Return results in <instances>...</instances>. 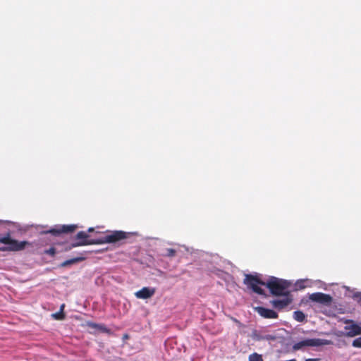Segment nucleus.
I'll use <instances>...</instances> for the list:
<instances>
[{
    "label": "nucleus",
    "mask_w": 361,
    "mask_h": 361,
    "mask_svg": "<svg viewBox=\"0 0 361 361\" xmlns=\"http://www.w3.org/2000/svg\"><path fill=\"white\" fill-rule=\"evenodd\" d=\"M243 283L247 288L260 295H266L264 290L259 287V286H265L269 288L271 294L276 296L288 295V288L290 286V281L275 276H270L265 282L262 279V275L257 273L245 274Z\"/></svg>",
    "instance_id": "f257e3e1"
},
{
    "label": "nucleus",
    "mask_w": 361,
    "mask_h": 361,
    "mask_svg": "<svg viewBox=\"0 0 361 361\" xmlns=\"http://www.w3.org/2000/svg\"><path fill=\"white\" fill-rule=\"evenodd\" d=\"M132 233L122 231H114L97 238L89 239V235L85 231H79L75 239L79 241L72 243L71 247L88 245H101L104 243H116L127 238Z\"/></svg>",
    "instance_id": "f03ea898"
},
{
    "label": "nucleus",
    "mask_w": 361,
    "mask_h": 361,
    "mask_svg": "<svg viewBox=\"0 0 361 361\" xmlns=\"http://www.w3.org/2000/svg\"><path fill=\"white\" fill-rule=\"evenodd\" d=\"M0 243L5 245V246L0 247L1 251H20L25 249L29 242L23 240L18 241L11 238L10 232L6 233L4 236L0 235Z\"/></svg>",
    "instance_id": "7ed1b4c3"
},
{
    "label": "nucleus",
    "mask_w": 361,
    "mask_h": 361,
    "mask_svg": "<svg viewBox=\"0 0 361 361\" xmlns=\"http://www.w3.org/2000/svg\"><path fill=\"white\" fill-rule=\"evenodd\" d=\"M331 341L322 338H307L303 341L295 343L293 345L294 350H298L302 349L303 347L311 346L318 347L322 345H327L331 344Z\"/></svg>",
    "instance_id": "20e7f679"
},
{
    "label": "nucleus",
    "mask_w": 361,
    "mask_h": 361,
    "mask_svg": "<svg viewBox=\"0 0 361 361\" xmlns=\"http://www.w3.org/2000/svg\"><path fill=\"white\" fill-rule=\"evenodd\" d=\"M344 323L346 324L344 326L345 333L344 335L347 337H354L361 335V326L352 319H346Z\"/></svg>",
    "instance_id": "39448f33"
},
{
    "label": "nucleus",
    "mask_w": 361,
    "mask_h": 361,
    "mask_svg": "<svg viewBox=\"0 0 361 361\" xmlns=\"http://www.w3.org/2000/svg\"><path fill=\"white\" fill-rule=\"evenodd\" d=\"M76 225H62L58 226L55 228H51L48 231H40L41 233H51L55 236L59 235L61 233H69L74 231L76 228Z\"/></svg>",
    "instance_id": "423d86ee"
},
{
    "label": "nucleus",
    "mask_w": 361,
    "mask_h": 361,
    "mask_svg": "<svg viewBox=\"0 0 361 361\" xmlns=\"http://www.w3.org/2000/svg\"><path fill=\"white\" fill-rule=\"evenodd\" d=\"M309 299L313 302L325 305H329L332 302V298L329 295L319 292L310 294Z\"/></svg>",
    "instance_id": "0eeeda50"
},
{
    "label": "nucleus",
    "mask_w": 361,
    "mask_h": 361,
    "mask_svg": "<svg viewBox=\"0 0 361 361\" xmlns=\"http://www.w3.org/2000/svg\"><path fill=\"white\" fill-rule=\"evenodd\" d=\"M222 268L223 267H214V268H208V271L214 274L219 278L224 280L226 283H229L232 280L233 277L230 274L224 271Z\"/></svg>",
    "instance_id": "6e6552de"
},
{
    "label": "nucleus",
    "mask_w": 361,
    "mask_h": 361,
    "mask_svg": "<svg viewBox=\"0 0 361 361\" xmlns=\"http://www.w3.org/2000/svg\"><path fill=\"white\" fill-rule=\"evenodd\" d=\"M222 268L223 267H214V268H208V271L214 274L219 278L224 280L226 283H229L232 280L233 277L230 274L224 271Z\"/></svg>",
    "instance_id": "1a4fd4ad"
},
{
    "label": "nucleus",
    "mask_w": 361,
    "mask_h": 361,
    "mask_svg": "<svg viewBox=\"0 0 361 361\" xmlns=\"http://www.w3.org/2000/svg\"><path fill=\"white\" fill-rule=\"evenodd\" d=\"M255 311L262 317L268 319H276L278 317V314L273 310L268 309L264 307H257L255 308Z\"/></svg>",
    "instance_id": "9d476101"
},
{
    "label": "nucleus",
    "mask_w": 361,
    "mask_h": 361,
    "mask_svg": "<svg viewBox=\"0 0 361 361\" xmlns=\"http://www.w3.org/2000/svg\"><path fill=\"white\" fill-rule=\"evenodd\" d=\"M155 293V288L151 287H143L135 292V295L139 299H148Z\"/></svg>",
    "instance_id": "9b49d317"
},
{
    "label": "nucleus",
    "mask_w": 361,
    "mask_h": 361,
    "mask_svg": "<svg viewBox=\"0 0 361 361\" xmlns=\"http://www.w3.org/2000/svg\"><path fill=\"white\" fill-rule=\"evenodd\" d=\"M205 260L209 264L207 269L214 268V267H223L221 264L224 262L218 255H207Z\"/></svg>",
    "instance_id": "f8f14e48"
},
{
    "label": "nucleus",
    "mask_w": 361,
    "mask_h": 361,
    "mask_svg": "<svg viewBox=\"0 0 361 361\" xmlns=\"http://www.w3.org/2000/svg\"><path fill=\"white\" fill-rule=\"evenodd\" d=\"M290 300L288 298H284L282 300H274L272 305L275 308L282 309L289 305Z\"/></svg>",
    "instance_id": "ddd939ff"
},
{
    "label": "nucleus",
    "mask_w": 361,
    "mask_h": 361,
    "mask_svg": "<svg viewBox=\"0 0 361 361\" xmlns=\"http://www.w3.org/2000/svg\"><path fill=\"white\" fill-rule=\"evenodd\" d=\"M177 251L173 248L162 249L160 255L162 257H173L176 254Z\"/></svg>",
    "instance_id": "4468645a"
},
{
    "label": "nucleus",
    "mask_w": 361,
    "mask_h": 361,
    "mask_svg": "<svg viewBox=\"0 0 361 361\" xmlns=\"http://www.w3.org/2000/svg\"><path fill=\"white\" fill-rule=\"evenodd\" d=\"M305 314L300 310H297L293 312V319L299 322H302L305 320Z\"/></svg>",
    "instance_id": "2eb2a0df"
},
{
    "label": "nucleus",
    "mask_w": 361,
    "mask_h": 361,
    "mask_svg": "<svg viewBox=\"0 0 361 361\" xmlns=\"http://www.w3.org/2000/svg\"><path fill=\"white\" fill-rule=\"evenodd\" d=\"M85 258L83 257H75V258H72V259H68V260H66L64 261L62 264H61V266L62 267H67V266H69L71 264H75V263H77V262H81Z\"/></svg>",
    "instance_id": "dca6fc26"
},
{
    "label": "nucleus",
    "mask_w": 361,
    "mask_h": 361,
    "mask_svg": "<svg viewBox=\"0 0 361 361\" xmlns=\"http://www.w3.org/2000/svg\"><path fill=\"white\" fill-rule=\"evenodd\" d=\"M308 280H299L296 282L295 286L297 288L302 289L308 286Z\"/></svg>",
    "instance_id": "f3484780"
},
{
    "label": "nucleus",
    "mask_w": 361,
    "mask_h": 361,
    "mask_svg": "<svg viewBox=\"0 0 361 361\" xmlns=\"http://www.w3.org/2000/svg\"><path fill=\"white\" fill-rule=\"evenodd\" d=\"M276 338V336L271 334L261 335L258 337V340L265 341H275Z\"/></svg>",
    "instance_id": "a211bd4d"
},
{
    "label": "nucleus",
    "mask_w": 361,
    "mask_h": 361,
    "mask_svg": "<svg viewBox=\"0 0 361 361\" xmlns=\"http://www.w3.org/2000/svg\"><path fill=\"white\" fill-rule=\"evenodd\" d=\"M249 361H263L261 355L254 353L249 356Z\"/></svg>",
    "instance_id": "6ab92c4d"
},
{
    "label": "nucleus",
    "mask_w": 361,
    "mask_h": 361,
    "mask_svg": "<svg viewBox=\"0 0 361 361\" xmlns=\"http://www.w3.org/2000/svg\"><path fill=\"white\" fill-rule=\"evenodd\" d=\"M92 326L97 328V329L100 330L101 331H102L104 333H109L110 332V330L105 325L94 324Z\"/></svg>",
    "instance_id": "aec40b11"
},
{
    "label": "nucleus",
    "mask_w": 361,
    "mask_h": 361,
    "mask_svg": "<svg viewBox=\"0 0 361 361\" xmlns=\"http://www.w3.org/2000/svg\"><path fill=\"white\" fill-rule=\"evenodd\" d=\"M52 317L57 320H62L64 319L65 316L63 313H61V312H56L52 314Z\"/></svg>",
    "instance_id": "412c9836"
},
{
    "label": "nucleus",
    "mask_w": 361,
    "mask_h": 361,
    "mask_svg": "<svg viewBox=\"0 0 361 361\" xmlns=\"http://www.w3.org/2000/svg\"><path fill=\"white\" fill-rule=\"evenodd\" d=\"M352 345L355 348H361V337H358L353 340Z\"/></svg>",
    "instance_id": "4be33fe9"
},
{
    "label": "nucleus",
    "mask_w": 361,
    "mask_h": 361,
    "mask_svg": "<svg viewBox=\"0 0 361 361\" xmlns=\"http://www.w3.org/2000/svg\"><path fill=\"white\" fill-rule=\"evenodd\" d=\"M16 224L15 223H13V222L9 221H2V220H0V232L3 231V230L4 228V226H5V224Z\"/></svg>",
    "instance_id": "5701e85b"
},
{
    "label": "nucleus",
    "mask_w": 361,
    "mask_h": 361,
    "mask_svg": "<svg viewBox=\"0 0 361 361\" xmlns=\"http://www.w3.org/2000/svg\"><path fill=\"white\" fill-rule=\"evenodd\" d=\"M45 253H47L51 256H54L56 253V250L54 247H50L49 249L45 250Z\"/></svg>",
    "instance_id": "b1692460"
},
{
    "label": "nucleus",
    "mask_w": 361,
    "mask_h": 361,
    "mask_svg": "<svg viewBox=\"0 0 361 361\" xmlns=\"http://www.w3.org/2000/svg\"><path fill=\"white\" fill-rule=\"evenodd\" d=\"M353 298H359L358 302H361V292H356L353 294Z\"/></svg>",
    "instance_id": "393cba45"
},
{
    "label": "nucleus",
    "mask_w": 361,
    "mask_h": 361,
    "mask_svg": "<svg viewBox=\"0 0 361 361\" xmlns=\"http://www.w3.org/2000/svg\"><path fill=\"white\" fill-rule=\"evenodd\" d=\"M305 361H319V359H318V358H307V359H305Z\"/></svg>",
    "instance_id": "a878e982"
},
{
    "label": "nucleus",
    "mask_w": 361,
    "mask_h": 361,
    "mask_svg": "<svg viewBox=\"0 0 361 361\" xmlns=\"http://www.w3.org/2000/svg\"><path fill=\"white\" fill-rule=\"evenodd\" d=\"M64 307H65V305L64 304H62L60 307V310L59 312H61V313H63V309H64Z\"/></svg>",
    "instance_id": "bb28decb"
},
{
    "label": "nucleus",
    "mask_w": 361,
    "mask_h": 361,
    "mask_svg": "<svg viewBox=\"0 0 361 361\" xmlns=\"http://www.w3.org/2000/svg\"><path fill=\"white\" fill-rule=\"evenodd\" d=\"M87 231H88V232H92V231H94V228H89Z\"/></svg>",
    "instance_id": "cd10ccee"
},
{
    "label": "nucleus",
    "mask_w": 361,
    "mask_h": 361,
    "mask_svg": "<svg viewBox=\"0 0 361 361\" xmlns=\"http://www.w3.org/2000/svg\"><path fill=\"white\" fill-rule=\"evenodd\" d=\"M128 337V336L127 334L124 335L125 338H127Z\"/></svg>",
    "instance_id": "c85d7f7f"
}]
</instances>
